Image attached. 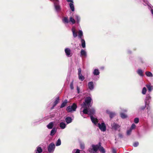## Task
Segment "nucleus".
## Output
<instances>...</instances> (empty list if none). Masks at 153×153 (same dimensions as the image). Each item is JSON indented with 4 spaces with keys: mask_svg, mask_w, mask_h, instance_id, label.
I'll return each instance as SVG.
<instances>
[{
    "mask_svg": "<svg viewBox=\"0 0 153 153\" xmlns=\"http://www.w3.org/2000/svg\"><path fill=\"white\" fill-rule=\"evenodd\" d=\"M92 148L89 149L88 151L90 153H97L98 150L101 153H105V151L104 148L101 146V143H99L96 145L93 144L91 146Z\"/></svg>",
    "mask_w": 153,
    "mask_h": 153,
    "instance_id": "obj_1",
    "label": "nucleus"
},
{
    "mask_svg": "<svg viewBox=\"0 0 153 153\" xmlns=\"http://www.w3.org/2000/svg\"><path fill=\"white\" fill-rule=\"evenodd\" d=\"M92 101V99L90 97H86L85 99V102H83L82 104V107H84V106H87L89 108L92 106V105L91 104Z\"/></svg>",
    "mask_w": 153,
    "mask_h": 153,
    "instance_id": "obj_2",
    "label": "nucleus"
},
{
    "mask_svg": "<svg viewBox=\"0 0 153 153\" xmlns=\"http://www.w3.org/2000/svg\"><path fill=\"white\" fill-rule=\"evenodd\" d=\"M77 108V106L75 103H74L72 106H68L66 109L67 111L68 112H70L72 111H75Z\"/></svg>",
    "mask_w": 153,
    "mask_h": 153,
    "instance_id": "obj_3",
    "label": "nucleus"
},
{
    "mask_svg": "<svg viewBox=\"0 0 153 153\" xmlns=\"http://www.w3.org/2000/svg\"><path fill=\"white\" fill-rule=\"evenodd\" d=\"M98 125V127L102 131H106V127L104 123H102L101 124L99 123Z\"/></svg>",
    "mask_w": 153,
    "mask_h": 153,
    "instance_id": "obj_4",
    "label": "nucleus"
},
{
    "mask_svg": "<svg viewBox=\"0 0 153 153\" xmlns=\"http://www.w3.org/2000/svg\"><path fill=\"white\" fill-rule=\"evenodd\" d=\"M55 148V146L54 143H50L48 147V151L49 152H51L53 151Z\"/></svg>",
    "mask_w": 153,
    "mask_h": 153,
    "instance_id": "obj_5",
    "label": "nucleus"
},
{
    "mask_svg": "<svg viewBox=\"0 0 153 153\" xmlns=\"http://www.w3.org/2000/svg\"><path fill=\"white\" fill-rule=\"evenodd\" d=\"M66 55L68 56H71L72 54H71V51L69 48H66L65 50Z\"/></svg>",
    "mask_w": 153,
    "mask_h": 153,
    "instance_id": "obj_6",
    "label": "nucleus"
},
{
    "mask_svg": "<svg viewBox=\"0 0 153 153\" xmlns=\"http://www.w3.org/2000/svg\"><path fill=\"white\" fill-rule=\"evenodd\" d=\"M111 126L112 129H114L115 130H117L118 128L120 127V126L118 124L114 123L111 124Z\"/></svg>",
    "mask_w": 153,
    "mask_h": 153,
    "instance_id": "obj_7",
    "label": "nucleus"
},
{
    "mask_svg": "<svg viewBox=\"0 0 153 153\" xmlns=\"http://www.w3.org/2000/svg\"><path fill=\"white\" fill-rule=\"evenodd\" d=\"M95 110L94 108H89L88 115H90V117L93 116V115L95 114Z\"/></svg>",
    "mask_w": 153,
    "mask_h": 153,
    "instance_id": "obj_8",
    "label": "nucleus"
},
{
    "mask_svg": "<svg viewBox=\"0 0 153 153\" xmlns=\"http://www.w3.org/2000/svg\"><path fill=\"white\" fill-rule=\"evenodd\" d=\"M72 31L73 34V36L74 38H76L77 37V32L76 31V29L75 27H73L72 28Z\"/></svg>",
    "mask_w": 153,
    "mask_h": 153,
    "instance_id": "obj_9",
    "label": "nucleus"
},
{
    "mask_svg": "<svg viewBox=\"0 0 153 153\" xmlns=\"http://www.w3.org/2000/svg\"><path fill=\"white\" fill-rule=\"evenodd\" d=\"M88 88L91 90H92L94 88V84L93 82H90L88 83Z\"/></svg>",
    "mask_w": 153,
    "mask_h": 153,
    "instance_id": "obj_10",
    "label": "nucleus"
},
{
    "mask_svg": "<svg viewBox=\"0 0 153 153\" xmlns=\"http://www.w3.org/2000/svg\"><path fill=\"white\" fill-rule=\"evenodd\" d=\"M107 113L109 114V117L111 119L114 117L116 115L115 113L110 112L108 111H107Z\"/></svg>",
    "mask_w": 153,
    "mask_h": 153,
    "instance_id": "obj_11",
    "label": "nucleus"
},
{
    "mask_svg": "<svg viewBox=\"0 0 153 153\" xmlns=\"http://www.w3.org/2000/svg\"><path fill=\"white\" fill-rule=\"evenodd\" d=\"M84 108L83 111V112L84 114H88L89 109H88L87 106H84V107H82Z\"/></svg>",
    "mask_w": 153,
    "mask_h": 153,
    "instance_id": "obj_12",
    "label": "nucleus"
},
{
    "mask_svg": "<svg viewBox=\"0 0 153 153\" xmlns=\"http://www.w3.org/2000/svg\"><path fill=\"white\" fill-rule=\"evenodd\" d=\"M90 118L93 123L96 124L98 122L97 119V118H95L93 116H91Z\"/></svg>",
    "mask_w": 153,
    "mask_h": 153,
    "instance_id": "obj_13",
    "label": "nucleus"
},
{
    "mask_svg": "<svg viewBox=\"0 0 153 153\" xmlns=\"http://www.w3.org/2000/svg\"><path fill=\"white\" fill-rule=\"evenodd\" d=\"M58 2H55L54 3V6L55 7V9L57 11H59L60 10V6L58 5Z\"/></svg>",
    "mask_w": 153,
    "mask_h": 153,
    "instance_id": "obj_14",
    "label": "nucleus"
},
{
    "mask_svg": "<svg viewBox=\"0 0 153 153\" xmlns=\"http://www.w3.org/2000/svg\"><path fill=\"white\" fill-rule=\"evenodd\" d=\"M81 55L83 56H86L87 55L86 52L83 49H81L80 52Z\"/></svg>",
    "mask_w": 153,
    "mask_h": 153,
    "instance_id": "obj_15",
    "label": "nucleus"
},
{
    "mask_svg": "<svg viewBox=\"0 0 153 153\" xmlns=\"http://www.w3.org/2000/svg\"><path fill=\"white\" fill-rule=\"evenodd\" d=\"M67 102H68L67 100L66 99L65 100H64V102H63L61 104V105L60 106V108H62L63 107H64L65 106V105H66Z\"/></svg>",
    "mask_w": 153,
    "mask_h": 153,
    "instance_id": "obj_16",
    "label": "nucleus"
},
{
    "mask_svg": "<svg viewBox=\"0 0 153 153\" xmlns=\"http://www.w3.org/2000/svg\"><path fill=\"white\" fill-rule=\"evenodd\" d=\"M65 120L67 123H69L71 122L72 119L71 117H68L65 118Z\"/></svg>",
    "mask_w": 153,
    "mask_h": 153,
    "instance_id": "obj_17",
    "label": "nucleus"
},
{
    "mask_svg": "<svg viewBox=\"0 0 153 153\" xmlns=\"http://www.w3.org/2000/svg\"><path fill=\"white\" fill-rule=\"evenodd\" d=\"M42 151V150L40 147L38 146L37 147V149L36 150V153H41Z\"/></svg>",
    "mask_w": 153,
    "mask_h": 153,
    "instance_id": "obj_18",
    "label": "nucleus"
},
{
    "mask_svg": "<svg viewBox=\"0 0 153 153\" xmlns=\"http://www.w3.org/2000/svg\"><path fill=\"white\" fill-rule=\"evenodd\" d=\"M137 73L140 76H143V72L142 70L140 69H138L137 71Z\"/></svg>",
    "mask_w": 153,
    "mask_h": 153,
    "instance_id": "obj_19",
    "label": "nucleus"
},
{
    "mask_svg": "<svg viewBox=\"0 0 153 153\" xmlns=\"http://www.w3.org/2000/svg\"><path fill=\"white\" fill-rule=\"evenodd\" d=\"M59 97H57L56 99V100L53 102L54 106H55L56 105L59 103Z\"/></svg>",
    "mask_w": 153,
    "mask_h": 153,
    "instance_id": "obj_20",
    "label": "nucleus"
},
{
    "mask_svg": "<svg viewBox=\"0 0 153 153\" xmlns=\"http://www.w3.org/2000/svg\"><path fill=\"white\" fill-rule=\"evenodd\" d=\"M56 131V129L55 128H53L51 131L50 135L51 136H53Z\"/></svg>",
    "mask_w": 153,
    "mask_h": 153,
    "instance_id": "obj_21",
    "label": "nucleus"
},
{
    "mask_svg": "<svg viewBox=\"0 0 153 153\" xmlns=\"http://www.w3.org/2000/svg\"><path fill=\"white\" fill-rule=\"evenodd\" d=\"M59 126L62 129H64L66 126L65 124L63 122H61L59 124Z\"/></svg>",
    "mask_w": 153,
    "mask_h": 153,
    "instance_id": "obj_22",
    "label": "nucleus"
},
{
    "mask_svg": "<svg viewBox=\"0 0 153 153\" xmlns=\"http://www.w3.org/2000/svg\"><path fill=\"white\" fill-rule=\"evenodd\" d=\"M53 122H50L47 126V128L49 129H52L53 126Z\"/></svg>",
    "mask_w": 153,
    "mask_h": 153,
    "instance_id": "obj_23",
    "label": "nucleus"
},
{
    "mask_svg": "<svg viewBox=\"0 0 153 153\" xmlns=\"http://www.w3.org/2000/svg\"><path fill=\"white\" fill-rule=\"evenodd\" d=\"M63 22L64 23H68L69 22V20L68 17H65L62 19Z\"/></svg>",
    "mask_w": 153,
    "mask_h": 153,
    "instance_id": "obj_24",
    "label": "nucleus"
},
{
    "mask_svg": "<svg viewBox=\"0 0 153 153\" xmlns=\"http://www.w3.org/2000/svg\"><path fill=\"white\" fill-rule=\"evenodd\" d=\"M81 42L82 44V46L83 48L85 47V40L83 39H81Z\"/></svg>",
    "mask_w": 153,
    "mask_h": 153,
    "instance_id": "obj_25",
    "label": "nucleus"
},
{
    "mask_svg": "<svg viewBox=\"0 0 153 153\" xmlns=\"http://www.w3.org/2000/svg\"><path fill=\"white\" fill-rule=\"evenodd\" d=\"M99 74L100 72L97 69H95L93 72V74L94 75H99Z\"/></svg>",
    "mask_w": 153,
    "mask_h": 153,
    "instance_id": "obj_26",
    "label": "nucleus"
},
{
    "mask_svg": "<svg viewBox=\"0 0 153 153\" xmlns=\"http://www.w3.org/2000/svg\"><path fill=\"white\" fill-rule=\"evenodd\" d=\"M69 6L71 11H74V7L73 3H70Z\"/></svg>",
    "mask_w": 153,
    "mask_h": 153,
    "instance_id": "obj_27",
    "label": "nucleus"
},
{
    "mask_svg": "<svg viewBox=\"0 0 153 153\" xmlns=\"http://www.w3.org/2000/svg\"><path fill=\"white\" fill-rule=\"evenodd\" d=\"M83 36V33L82 30H79L78 32V37L79 38L81 39H82V37Z\"/></svg>",
    "mask_w": 153,
    "mask_h": 153,
    "instance_id": "obj_28",
    "label": "nucleus"
},
{
    "mask_svg": "<svg viewBox=\"0 0 153 153\" xmlns=\"http://www.w3.org/2000/svg\"><path fill=\"white\" fill-rule=\"evenodd\" d=\"M145 74L147 76L149 77H152L153 76L152 74L150 72L146 71L145 72Z\"/></svg>",
    "mask_w": 153,
    "mask_h": 153,
    "instance_id": "obj_29",
    "label": "nucleus"
},
{
    "mask_svg": "<svg viewBox=\"0 0 153 153\" xmlns=\"http://www.w3.org/2000/svg\"><path fill=\"white\" fill-rule=\"evenodd\" d=\"M146 87H147L149 91L150 92L152 91V86L150 85H146Z\"/></svg>",
    "mask_w": 153,
    "mask_h": 153,
    "instance_id": "obj_30",
    "label": "nucleus"
},
{
    "mask_svg": "<svg viewBox=\"0 0 153 153\" xmlns=\"http://www.w3.org/2000/svg\"><path fill=\"white\" fill-rule=\"evenodd\" d=\"M78 77L79 80L81 81H83L85 79V77L84 76H82V74L80 75H78Z\"/></svg>",
    "mask_w": 153,
    "mask_h": 153,
    "instance_id": "obj_31",
    "label": "nucleus"
},
{
    "mask_svg": "<svg viewBox=\"0 0 153 153\" xmlns=\"http://www.w3.org/2000/svg\"><path fill=\"white\" fill-rule=\"evenodd\" d=\"M69 21L71 22L73 24L75 23V21L74 19L72 17H71L69 18Z\"/></svg>",
    "mask_w": 153,
    "mask_h": 153,
    "instance_id": "obj_32",
    "label": "nucleus"
},
{
    "mask_svg": "<svg viewBox=\"0 0 153 153\" xmlns=\"http://www.w3.org/2000/svg\"><path fill=\"white\" fill-rule=\"evenodd\" d=\"M120 115L121 117L123 119L126 118L127 117V115L123 113H121Z\"/></svg>",
    "mask_w": 153,
    "mask_h": 153,
    "instance_id": "obj_33",
    "label": "nucleus"
},
{
    "mask_svg": "<svg viewBox=\"0 0 153 153\" xmlns=\"http://www.w3.org/2000/svg\"><path fill=\"white\" fill-rule=\"evenodd\" d=\"M61 140L60 139H59L57 140L56 143V146H59L61 145Z\"/></svg>",
    "mask_w": 153,
    "mask_h": 153,
    "instance_id": "obj_34",
    "label": "nucleus"
},
{
    "mask_svg": "<svg viewBox=\"0 0 153 153\" xmlns=\"http://www.w3.org/2000/svg\"><path fill=\"white\" fill-rule=\"evenodd\" d=\"M146 91H147L146 88V87H144L142 91V93L143 94H145L146 92Z\"/></svg>",
    "mask_w": 153,
    "mask_h": 153,
    "instance_id": "obj_35",
    "label": "nucleus"
},
{
    "mask_svg": "<svg viewBox=\"0 0 153 153\" xmlns=\"http://www.w3.org/2000/svg\"><path fill=\"white\" fill-rule=\"evenodd\" d=\"M146 102L145 105L144 106H141L140 108V110H144L145 108L146 107Z\"/></svg>",
    "mask_w": 153,
    "mask_h": 153,
    "instance_id": "obj_36",
    "label": "nucleus"
},
{
    "mask_svg": "<svg viewBox=\"0 0 153 153\" xmlns=\"http://www.w3.org/2000/svg\"><path fill=\"white\" fill-rule=\"evenodd\" d=\"M75 18L77 20V23H79L80 20V18L77 15H76L75 16Z\"/></svg>",
    "mask_w": 153,
    "mask_h": 153,
    "instance_id": "obj_37",
    "label": "nucleus"
},
{
    "mask_svg": "<svg viewBox=\"0 0 153 153\" xmlns=\"http://www.w3.org/2000/svg\"><path fill=\"white\" fill-rule=\"evenodd\" d=\"M73 80L71 82L70 84V88L72 90H73L74 89V85H73Z\"/></svg>",
    "mask_w": 153,
    "mask_h": 153,
    "instance_id": "obj_38",
    "label": "nucleus"
},
{
    "mask_svg": "<svg viewBox=\"0 0 153 153\" xmlns=\"http://www.w3.org/2000/svg\"><path fill=\"white\" fill-rule=\"evenodd\" d=\"M139 121V119L138 118H135L134 120V122L135 123H137Z\"/></svg>",
    "mask_w": 153,
    "mask_h": 153,
    "instance_id": "obj_39",
    "label": "nucleus"
},
{
    "mask_svg": "<svg viewBox=\"0 0 153 153\" xmlns=\"http://www.w3.org/2000/svg\"><path fill=\"white\" fill-rule=\"evenodd\" d=\"M80 149L83 150L85 149V145L81 143L80 145Z\"/></svg>",
    "mask_w": 153,
    "mask_h": 153,
    "instance_id": "obj_40",
    "label": "nucleus"
},
{
    "mask_svg": "<svg viewBox=\"0 0 153 153\" xmlns=\"http://www.w3.org/2000/svg\"><path fill=\"white\" fill-rule=\"evenodd\" d=\"M139 145V143L138 142H136L134 143L133 146L135 147H137Z\"/></svg>",
    "mask_w": 153,
    "mask_h": 153,
    "instance_id": "obj_41",
    "label": "nucleus"
},
{
    "mask_svg": "<svg viewBox=\"0 0 153 153\" xmlns=\"http://www.w3.org/2000/svg\"><path fill=\"white\" fill-rule=\"evenodd\" d=\"M132 130L131 129H129L127 131V134L128 135H129L131 132Z\"/></svg>",
    "mask_w": 153,
    "mask_h": 153,
    "instance_id": "obj_42",
    "label": "nucleus"
},
{
    "mask_svg": "<svg viewBox=\"0 0 153 153\" xmlns=\"http://www.w3.org/2000/svg\"><path fill=\"white\" fill-rule=\"evenodd\" d=\"M135 125L134 124H133L132 125L130 129H131L132 130V129L134 128H135Z\"/></svg>",
    "mask_w": 153,
    "mask_h": 153,
    "instance_id": "obj_43",
    "label": "nucleus"
},
{
    "mask_svg": "<svg viewBox=\"0 0 153 153\" xmlns=\"http://www.w3.org/2000/svg\"><path fill=\"white\" fill-rule=\"evenodd\" d=\"M81 74H82V73H81V69L80 68H79L78 69V74L80 75Z\"/></svg>",
    "mask_w": 153,
    "mask_h": 153,
    "instance_id": "obj_44",
    "label": "nucleus"
},
{
    "mask_svg": "<svg viewBox=\"0 0 153 153\" xmlns=\"http://www.w3.org/2000/svg\"><path fill=\"white\" fill-rule=\"evenodd\" d=\"M77 90L78 93L79 94L80 93V89L78 86H77Z\"/></svg>",
    "mask_w": 153,
    "mask_h": 153,
    "instance_id": "obj_45",
    "label": "nucleus"
},
{
    "mask_svg": "<svg viewBox=\"0 0 153 153\" xmlns=\"http://www.w3.org/2000/svg\"><path fill=\"white\" fill-rule=\"evenodd\" d=\"M118 136L120 138H122L123 137V135L121 133L118 134Z\"/></svg>",
    "mask_w": 153,
    "mask_h": 153,
    "instance_id": "obj_46",
    "label": "nucleus"
},
{
    "mask_svg": "<svg viewBox=\"0 0 153 153\" xmlns=\"http://www.w3.org/2000/svg\"><path fill=\"white\" fill-rule=\"evenodd\" d=\"M76 150V152L75 153H80V150L78 149H75Z\"/></svg>",
    "mask_w": 153,
    "mask_h": 153,
    "instance_id": "obj_47",
    "label": "nucleus"
},
{
    "mask_svg": "<svg viewBox=\"0 0 153 153\" xmlns=\"http://www.w3.org/2000/svg\"><path fill=\"white\" fill-rule=\"evenodd\" d=\"M66 1L68 2H70V3H73V0H66Z\"/></svg>",
    "mask_w": 153,
    "mask_h": 153,
    "instance_id": "obj_48",
    "label": "nucleus"
},
{
    "mask_svg": "<svg viewBox=\"0 0 153 153\" xmlns=\"http://www.w3.org/2000/svg\"><path fill=\"white\" fill-rule=\"evenodd\" d=\"M113 153H116V151L115 149H113Z\"/></svg>",
    "mask_w": 153,
    "mask_h": 153,
    "instance_id": "obj_49",
    "label": "nucleus"
},
{
    "mask_svg": "<svg viewBox=\"0 0 153 153\" xmlns=\"http://www.w3.org/2000/svg\"><path fill=\"white\" fill-rule=\"evenodd\" d=\"M55 106H54V105L53 104V106L51 108V109H53Z\"/></svg>",
    "mask_w": 153,
    "mask_h": 153,
    "instance_id": "obj_50",
    "label": "nucleus"
},
{
    "mask_svg": "<svg viewBox=\"0 0 153 153\" xmlns=\"http://www.w3.org/2000/svg\"><path fill=\"white\" fill-rule=\"evenodd\" d=\"M55 2H58V0H54Z\"/></svg>",
    "mask_w": 153,
    "mask_h": 153,
    "instance_id": "obj_51",
    "label": "nucleus"
},
{
    "mask_svg": "<svg viewBox=\"0 0 153 153\" xmlns=\"http://www.w3.org/2000/svg\"><path fill=\"white\" fill-rule=\"evenodd\" d=\"M151 12H152V13L153 14V10H151Z\"/></svg>",
    "mask_w": 153,
    "mask_h": 153,
    "instance_id": "obj_52",
    "label": "nucleus"
},
{
    "mask_svg": "<svg viewBox=\"0 0 153 153\" xmlns=\"http://www.w3.org/2000/svg\"><path fill=\"white\" fill-rule=\"evenodd\" d=\"M147 109H148V107H147Z\"/></svg>",
    "mask_w": 153,
    "mask_h": 153,
    "instance_id": "obj_53",
    "label": "nucleus"
}]
</instances>
